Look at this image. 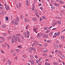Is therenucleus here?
<instances>
[{"label": "nucleus", "mask_w": 65, "mask_h": 65, "mask_svg": "<svg viewBox=\"0 0 65 65\" xmlns=\"http://www.w3.org/2000/svg\"><path fill=\"white\" fill-rule=\"evenodd\" d=\"M33 50V47L30 48L28 50V51L29 53H31V51Z\"/></svg>", "instance_id": "nucleus-6"}, {"label": "nucleus", "mask_w": 65, "mask_h": 65, "mask_svg": "<svg viewBox=\"0 0 65 65\" xmlns=\"http://www.w3.org/2000/svg\"><path fill=\"white\" fill-rule=\"evenodd\" d=\"M8 33H10V31H9V29H8Z\"/></svg>", "instance_id": "nucleus-63"}, {"label": "nucleus", "mask_w": 65, "mask_h": 65, "mask_svg": "<svg viewBox=\"0 0 65 65\" xmlns=\"http://www.w3.org/2000/svg\"><path fill=\"white\" fill-rule=\"evenodd\" d=\"M2 47H5V45H2Z\"/></svg>", "instance_id": "nucleus-36"}, {"label": "nucleus", "mask_w": 65, "mask_h": 65, "mask_svg": "<svg viewBox=\"0 0 65 65\" xmlns=\"http://www.w3.org/2000/svg\"><path fill=\"white\" fill-rule=\"evenodd\" d=\"M43 34H40L39 36V37H41V36H42V35H43Z\"/></svg>", "instance_id": "nucleus-22"}, {"label": "nucleus", "mask_w": 65, "mask_h": 65, "mask_svg": "<svg viewBox=\"0 0 65 65\" xmlns=\"http://www.w3.org/2000/svg\"><path fill=\"white\" fill-rule=\"evenodd\" d=\"M4 8L3 7H0V9H3Z\"/></svg>", "instance_id": "nucleus-30"}, {"label": "nucleus", "mask_w": 65, "mask_h": 65, "mask_svg": "<svg viewBox=\"0 0 65 65\" xmlns=\"http://www.w3.org/2000/svg\"><path fill=\"white\" fill-rule=\"evenodd\" d=\"M35 58H36L37 59V55H36L35 56Z\"/></svg>", "instance_id": "nucleus-57"}, {"label": "nucleus", "mask_w": 65, "mask_h": 65, "mask_svg": "<svg viewBox=\"0 0 65 65\" xmlns=\"http://www.w3.org/2000/svg\"><path fill=\"white\" fill-rule=\"evenodd\" d=\"M59 3H62V1H59Z\"/></svg>", "instance_id": "nucleus-53"}, {"label": "nucleus", "mask_w": 65, "mask_h": 65, "mask_svg": "<svg viewBox=\"0 0 65 65\" xmlns=\"http://www.w3.org/2000/svg\"><path fill=\"white\" fill-rule=\"evenodd\" d=\"M1 50V51L2 53V54H4V52H3V50Z\"/></svg>", "instance_id": "nucleus-42"}, {"label": "nucleus", "mask_w": 65, "mask_h": 65, "mask_svg": "<svg viewBox=\"0 0 65 65\" xmlns=\"http://www.w3.org/2000/svg\"><path fill=\"white\" fill-rule=\"evenodd\" d=\"M35 8V7H33L32 9V10H34V8Z\"/></svg>", "instance_id": "nucleus-43"}, {"label": "nucleus", "mask_w": 65, "mask_h": 65, "mask_svg": "<svg viewBox=\"0 0 65 65\" xmlns=\"http://www.w3.org/2000/svg\"><path fill=\"white\" fill-rule=\"evenodd\" d=\"M4 11H2L1 13L2 14H3L4 13Z\"/></svg>", "instance_id": "nucleus-31"}, {"label": "nucleus", "mask_w": 65, "mask_h": 65, "mask_svg": "<svg viewBox=\"0 0 65 65\" xmlns=\"http://www.w3.org/2000/svg\"><path fill=\"white\" fill-rule=\"evenodd\" d=\"M13 50H11V53H13Z\"/></svg>", "instance_id": "nucleus-64"}, {"label": "nucleus", "mask_w": 65, "mask_h": 65, "mask_svg": "<svg viewBox=\"0 0 65 65\" xmlns=\"http://www.w3.org/2000/svg\"><path fill=\"white\" fill-rule=\"evenodd\" d=\"M60 32L58 31L57 32V36H59V35H60Z\"/></svg>", "instance_id": "nucleus-25"}, {"label": "nucleus", "mask_w": 65, "mask_h": 65, "mask_svg": "<svg viewBox=\"0 0 65 65\" xmlns=\"http://www.w3.org/2000/svg\"><path fill=\"white\" fill-rule=\"evenodd\" d=\"M47 27H44V30H46L47 29V28H47Z\"/></svg>", "instance_id": "nucleus-52"}, {"label": "nucleus", "mask_w": 65, "mask_h": 65, "mask_svg": "<svg viewBox=\"0 0 65 65\" xmlns=\"http://www.w3.org/2000/svg\"><path fill=\"white\" fill-rule=\"evenodd\" d=\"M7 8L8 9H9V6H7Z\"/></svg>", "instance_id": "nucleus-35"}, {"label": "nucleus", "mask_w": 65, "mask_h": 65, "mask_svg": "<svg viewBox=\"0 0 65 65\" xmlns=\"http://www.w3.org/2000/svg\"><path fill=\"white\" fill-rule=\"evenodd\" d=\"M2 27L3 28H4L6 27V26L5 25L3 24L2 25Z\"/></svg>", "instance_id": "nucleus-14"}, {"label": "nucleus", "mask_w": 65, "mask_h": 65, "mask_svg": "<svg viewBox=\"0 0 65 65\" xmlns=\"http://www.w3.org/2000/svg\"><path fill=\"white\" fill-rule=\"evenodd\" d=\"M54 46L55 47V48H58V44H57L56 43H55L54 44Z\"/></svg>", "instance_id": "nucleus-5"}, {"label": "nucleus", "mask_w": 65, "mask_h": 65, "mask_svg": "<svg viewBox=\"0 0 65 65\" xmlns=\"http://www.w3.org/2000/svg\"><path fill=\"white\" fill-rule=\"evenodd\" d=\"M41 5H42V4H41V3L39 4L38 6H41Z\"/></svg>", "instance_id": "nucleus-54"}, {"label": "nucleus", "mask_w": 65, "mask_h": 65, "mask_svg": "<svg viewBox=\"0 0 65 65\" xmlns=\"http://www.w3.org/2000/svg\"><path fill=\"white\" fill-rule=\"evenodd\" d=\"M36 61L37 62L36 63H39V61H38V60H36Z\"/></svg>", "instance_id": "nucleus-58"}, {"label": "nucleus", "mask_w": 65, "mask_h": 65, "mask_svg": "<svg viewBox=\"0 0 65 65\" xmlns=\"http://www.w3.org/2000/svg\"><path fill=\"white\" fill-rule=\"evenodd\" d=\"M40 9H41V10H43V9H42V7H40Z\"/></svg>", "instance_id": "nucleus-56"}, {"label": "nucleus", "mask_w": 65, "mask_h": 65, "mask_svg": "<svg viewBox=\"0 0 65 65\" xmlns=\"http://www.w3.org/2000/svg\"><path fill=\"white\" fill-rule=\"evenodd\" d=\"M42 59V57H41L39 59V61H40L41 60V59Z\"/></svg>", "instance_id": "nucleus-45"}, {"label": "nucleus", "mask_w": 65, "mask_h": 65, "mask_svg": "<svg viewBox=\"0 0 65 65\" xmlns=\"http://www.w3.org/2000/svg\"><path fill=\"white\" fill-rule=\"evenodd\" d=\"M24 34V37H27V35H26V32H23Z\"/></svg>", "instance_id": "nucleus-9"}, {"label": "nucleus", "mask_w": 65, "mask_h": 65, "mask_svg": "<svg viewBox=\"0 0 65 65\" xmlns=\"http://www.w3.org/2000/svg\"><path fill=\"white\" fill-rule=\"evenodd\" d=\"M61 39H62H62H64V37L63 36H61Z\"/></svg>", "instance_id": "nucleus-55"}, {"label": "nucleus", "mask_w": 65, "mask_h": 65, "mask_svg": "<svg viewBox=\"0 0 65 65\" xmlns=\"http://www.w3.org/2000/svg\"><path fill=\"white\" fill-rule=\"evenodd\" d=\"M26 33L27 35H28L27 37V38H29V31H26Z\"/></svg>", "instance_id": "nucleus-8"}, {"label": "nucleus", "mask_w": 65, "mask_h": 65, "mask_svg": "<svg viewBox=\"0 0 65 65\" xmlns=\"http://www.w3.org/2000/svg\"><path fill=\"white\" fill-rule=\"evenodd\" d=\"M25 22H29V20H28V19L27 18H25Z\"/></svg>", "instance_id": "nucleus-11"}, {"label": "nucleus", "mask_w": 65, "mask_h": 65, "mask_svg": "<svg viewBox=\"0 0 65 65\" xmlns=\"http://www.w3.org/2000/svg\"><path fill=\"white\" fill-rule=\"evenodd\" d=\"M51 8H52V9H55V7H54L52 6L51 7Z\"/></svg>", "instance_id": "nucleus-32"}, {"label": "nucleus", "mask_w": 65, "mask_h": 65, "mask_svg": "<svg viewBox=\"0 0 65 65\" xmlns=\"http://www.w3.org/2000/svg\"><path fill=\"white\" fill-rule=\"evenodd\" d=\"M3 35H4V36H6V35H7L6 34V33H4L3 34Z\"/></svg>", "instance_id": "nucleus-33"}, {"label": "nucleus", "mask_w": 65, "mask_h": 65, "mask_svg": "<svg viewBox=\"0 0 65 65\" xmlns=\"http://www.w3.org/2000/svg\"><path fill=\"white\" fill-rule=\"evenodd\" d=\"M59 56L60 58H62V59H65V57L63 56L62 54H60L59 55Z\"/></svg>", "instance_id": "nucleus-2"}, {"label": "nucleus", "mask_w": 65, "mask_h": 65, "mask_svg": "<svg viewBox=\"0 0 65 65\" xmlns=\"http://www.w3.org/2000/svg\"><path fill=\"white\" fill-rule=\"evenodd\" d=\"M29 2L28 1V0H26V5H27V6H28V5H29V3H28Z\"/></svg>", "instance_id": "nucleus-12"}, {"label": "nucleus", "mask_w": 65, "mask_h": 65, "mask_svg": "<svg viewBox=\"0 0 65 65\" xmlns=\"http://www.w3.org/2000/svg\"><path fill=\"white\" fill-rule=\"evenodd\" d=\"M16 36H20L21 35V34H16Z\"/></svg>", "instance_id": "nucleus-48"}, {"label": "nucleus", "mask_w": 65, "mask_h": 65, "mask_svg": "<svg viewBox=\"0 0 65 65\" xmlns=\"http://www.w3.org/2000/svg\"><path fill=\"white\" fill-rule=\"evenodd\" d=\"M56 28H54L52 29V30H56Z\"/></svg>", "instance_id": "nucleus-60"}, {"label": "nucleus", "mask_w": 65, "mask_h": 65, "mask_svg": "<svg viewBox=\"0 0 65 65\" xmlns=\"http://www.w3.org/2000/svg\"><path fill=\"white\" fill-rule=\"evenodd\" d=\"M45 65H51V64H50L48 63L47 62L45 63Z\"/></svg>", "instance_id": "nucleus-17"}, {"label": "nucleus", "mask_w": 65, "mask_h": 65, "mask_svg": "<svg viewBox=\"0 0 65 65\" xmlns=\"http://www.w3.org/2000/svg\"><path fill=\"white\" fill-rule=\"evenodd\" d=\"M1 38H2V39H4V37H0Z\"/></svg>", "instance_id": "nucleus-61"}, {"label": "nucleus", "mask_w": 65, "mask_h": 65, "mask_svg": "<svg viewBox=\"0 0 65 65\" xmlns=\"http://www.w3.org/2000/svg\"><path fill=\"white\" fill-rule=\"evenodd\" d=\"M29 62L31 63L32 64H35L34 62V61L32 60H29Z\"/></svg>", "instance_id": "nucleus-4"}, {"label": "nucleus", "mask_w": 65, "mask_h": 65, "mask_svg": "<svg viewBox=\"0 0 65 65\" xmlns=\"http://www.w3.org/2000/svg\"><path fill=\"white\" fill-rule=\"evenodd\" d=\"M11 36L8 37V38H7V39H8V40H9V39L10 38H11Z\"/></svg>", "instance_id": "nucleus-27"}, {"label": "nucleus", "mask_w": 65, "mask_h": 65, "mask_svg": "<svg viewBox=\"0 0 65 65\" xmlns=\"http://www.w3.org/2000/svg\"><path fill=\"white\" fill-rule=\"evenodd\" d=\"M18 47H19V48H22V46H21V45H20V46H18Z\"/></svg>", "instance_id": "nucleus-37"}, {"label": "nucleus", "mask_w": 65, "mask_h": 65, "mask_svg": "<svg viewBox=\"0 0 65 65\" xmlns=\"http://www.w3.org/2000/svg\"><path fill=\"white\" fill-rule=\"evenodd\" d=\"M59 15L60 16H62V14L61 13H59Z\"/></svg>", "instance_id": "nucleus-62"}, {"label": "nucleus", "mask_w": 65, "mask_h": 65, "mask_svg": "<svg viewBox=\"0 0 65 65\" xmlns=\"http://www.w3.org/2000/svg\"><path fill=\"white\" fill-rule=\"evenodd\" d=\"M19 49H15V51H16L17 53H19Z\"/></svg>", "instance_id": "nucleus-15"}, {"label": "nucleus", "mask_w": 65, "mask_h": 65, "mask_svg": "<svg viewBox=\"0 0 65 65\" xmlns=\"http://www.w3.org/2000/svg\"><path fill=\"white\" fill-rule=\"evenodd\" d=\"M19 7L20 8L21 7V3H19Z\"/></svg>", "instance_id": "nucleus-29"}, {"label": "nucleus", "mask_w": 65, "mask_h": 65, "mask_svg": "<svg viewBox=\"0 0 65 65\" xmlns=\"http://www.w3.org/2000/svg\"><path fill=\"white\" fill-rule=\"evenodd\" d=\"M15 21L16 22H17V21H19V17H18L17 18V19L15 20Z\"/></svg>", "instance_id": "nucleus-16"}, {"label": "nucleus", "mask_w": 65, "mask_h": 65, "mask_svg": "<svg viewBox=\"0 0 65 65\" xmlns=\"http://www.w3.org/2000/svg\"><path fill=\"white\" fill-rule=\"evenodd\" d=\"M35 44L37 45H38V43H37V42L35 43Z\"/></svg>", "instance_id": "nucleus-50"}, {"label": "nucleus", "mask_w": 65, "mask_h": 65, "mask_svg": "<svg viewBox=\"0 0 65 65\" xmlns=\"http://www.w3.org/2000/svg\"><path fill=\"white\" fill-rule=\"evenodd\" d=\"M50 30H47L45 32V33H48V32H50Z\"/></svg>", "instance_id": "nucleus-34"}, {"label": "nucleus", "mask_w": 65, "mask_h": 65, "mask_svg": "<svg viewBox=\"0 0 65 65\" xmlns=\"http://www.w3.org/2000/svg\"><path fill=\"white\" fill-rule=\"evenodd\" d=\"M8 17H6V21H8Z\"/></svg>", "instance_id": "nucleus-23"}, {"label": "nucleus", "mask_w": 65, "mask_h": 65, "mask_svg": "<svg viewBox=\"0 0 65 65\" xmlns=\"http://www.w3.org/2000/svg\"><path fill=\"white\" fill-rule=\"evenodd\" d=\"M28 25H27L26 27V29H28Z\"/></svg>", "instance_id": "nucleus-46"}, {"label": "nucleus", "mask_w": 65, "mask_h": 65, "mask_svg": "<svg viewBox=\"0 0 65 65\" xmlns=\"http://www.w3.org/2000/svg\"><path fill=\"white\" fill-rule=\"evenodd\" d=\"M7 46H8V47H9L8 48H9V45L7 44Z\"/></svg>", "instance_id": "nucleus-59"}, {"label": "nucleus", "mask_w": 65, "mask_h": 65, "mask_svg": "<svg viewBox=\"0 0 65 65\" xmlns=\"http://www.w3.org/2000/svg\"><path fill=\"white\" fill-rule=\"evenodd\" d=\"M56 36H57V34L55 32L54 34V36H53V37H56Z\"/></svg>", "instance_id": "nucleus-10"}, {"label": "nucleus", "mask_w": 65, "mask_h": 65, "mask_svg": "<svg viewBox=\"0 0 65 65\" xmlns=\"http://www.w3.org/2000/svg\"><path fill=\"white\" fill-rule=\"evenodd\" d=\"M43 38H48V36L46 34H44L43 36Z\"/></svg>", "instance_id": "nucleus-3"}, {"label": "nucleus", "mask_w": 65, "mask_h": 65, "mask_svg": "<svg viewBox=\"0 0 65 65\" xmlns=\"http://www.w3.org/2000/svg\"><path fill=\"white\" fill-rule=\"evenodd\" d=\"M47 42L48 43H49L50 42H51V40H48L47 41Z\"/></svg>", "instance_id": "nucleus-39"}, {"label": "nucleus", "mask_w": 65, "mask_h": 65, "mask_svg": "<svg viewBox=\"0 0 65 65\" xmlns=\"http://www.w3.org/2000/svg\"><path fill=\"white\" fill-rule=\"evenodd\" d=\"M53 64L55 65H59V64L57 62H55L53 63Z\"/></svg>", "instance_id": "nucleus-13"}, {"label": "nucleus", "mask_w": 65, "mask_h": 65, "mask_svg": "<svg viewBox=\"0 0 65 65\" xmlns=\"http://www.w3.org/2000/svg\"><path fill=\"white\" fill-rule=\"evenodd\" d=\"M17 40L18 41V42H20L21 41H20V38H19V37H17L15 38L14 40V41H15V42H17Z\"/></svg>", "instance_id": "nucleus-1"}, {"label": "nucleus", "mask_w": 65, "mask_h": 65, "mask_svg": "<svg viewBox=\"0 0 65 65\" xmlns=\"http://www.w3.org/2000/svg\"><path fill=\"white\" fill-rule=\"evenodd\" d=\"M59 53H60V54H61V53H62V52H61L60 51H59Z\"/></svg>", "instance_id": "nucleus-51"}, {"label": "nucleus", "mask_w": 65, "mask_h": 65, "mask_svg": "<svg viewBox=\"0 0 65 65\" xmlns=\"http://www.w3.org/2000/svg\"><path fill=\"white\" fill-rule=\"evenodd\" d=\"M30 58H31V59H33V56L32 55H31L30 56Z\"/></svg>", "instance_id": "nucleus-49"}, {"label": "nucleus", "mask_w": 65, "mask_h": 65, "mask_svg": "<svg viewBox=\"0 0 65 65\" xmlns=\"http://www.w3.org/2000/svg\"><path fill=\"white\" fill-rule=\"evenodd\" d=\"M15 36L14 35L13 36H12V37L13 38H15Z\"/></svg>", "instance_id": "nucleus-28"}, {"label": "nucleus", "mask_w": 65, "mask_h": 65, "mask_svg": "<svg viewBox=\"0 0 65 65\" xmlns=\"http://www.w3.org/2000/svg\"><path fill=\"white\" fill-rule=\"evenodd\" d=\"M57 22L60 25L61 24V22L60 21H57Z\"/></svg>", "instance_id": "nucleus-19"}, {"label": "nucleus", "mask_w": 65, "mask_h": 65, "mask_svg": "<svg viewBox=\"0 0 65 65\" xmlns=\"http://www.w3.org/2000/svg\"><path fill=\"white\" fill-rule=\"evenodd\" d=\"M21 36V38L22 39H24V37L22 36Z\"/></svg>", "instance_id": "nucleus-41"}, {"label": "nucleus", "mask_w": 65, "mask_h": 65, "mask_svg": "<svg viewBox=\"0 0 65 65\" xmlns=\"http://www.w3.org/2000/svg\"><path fill=\"white\" fill-rule=\"evenodd\" d=\"M54 5L55 6H56V7H57L58 6V4L57 3H54Z\"/></svg>", "instance_id": "nucleus-18"}, {"label": "nucleus", "mask_w": 65, "mask_h": 65, "mask_svg": "<svg viewBox=\"0 0 65 65\" xmlns=\"http://www.w3.org/2000/svg\"><path fill=\"white\" fill-rule=\"evenodd\" d=\"M33 50L34 51H36V49L34 47H33Z\"/></svg>", "instance_id": "nucleus-38"}, {"label": "nucleus", "mask_w": 65, "mask_h": 65, "mask_svg": "<svg viewBox=\"0 0 65 65\" xmlns=\"http://www.w3.org/2000/svg\"><path fill=\"white\" fill-rule=\"evenodd\" d=\"M43 56H44L45 57H47V54H43Z\"/></svg>", "instance_id": "nucleus-24"}, {"label": "nucleus", "mask_w": 65, "mask_h": 65, "mask_svg": "<svg viewBox=\"0 0 65 65\" xmlns=\"http://www.w3.org/2000/svg\"><path fill=\"white\" fill-rule=\"evenodd\" d=\"M36 30H37V28H35L34 29V31H35V32H36Z\"/></svg>", "instance_id": "nucleus-44"}, {"label": "nucleus", "mask_w": 65, "mask_h": 65, "mask_svg": "<svg viewBox=\"0 0 65 65\" xmlns=\"http://www.w3.org/2000/svg\"><path fill=\"white\" fill-rule=\"evenodd\" d=\"M11 42L12 43H14V40H13V39L12 38Z\"/></svg>", "instance_id": "nucleus-20"}, {"label": "nucleus", "mask_w": 65, "mask_h": 65, "mask_svg": "<svg viewBox=\"0 0 65 65\" xmlns=\"http://www.w3.org/2000/svg\"><path fill=\"white\" fill-rule=\"evenodd\" d=\"M22 57L23 58H26V56H25L24 55H23Z\"/></svg>", "instance_id": "nucleus-47"}, {"label": "nucleus", "mask_w": 65, "mask_h": 65, "mask_svg": "<svg viewBox=\"0 0 65 65\" xmlns=\"http://www.w3.org/2000/svg\"><path fill=\"white\" fill-rule=\"evenodd\" d=\"M6 63H7V64L8 63V64H10L11 63V61H9V60H8L7 62H6Z\"/></svg>", "instance_id": "nucleus-7"}, {"label": "nucleus", "mask_w": 65, "mask_h": 65, "mask_svg": "<svg viewBox=\"0 0 65 65\" xmlns=\"http://www.w3.org/2000/svg\"><path fill=\"white\" fill-rule=\"evenodd\" d=\"M53 32H51V33H50L49 34V35H50V36H52L53 35Z\"/></svg>", "instance_id": "nucleus-21"}, {"label": "nucleus", "mask_w": 65, "mask_h": 65, "mask_svg": "<svg viewBox=\"0 0 65 65\" xmlns=\"http://www.w3.org/2000/svg\"><path fill=\"white\" fill-rule=\"evenodd\" d=\"M36 15L38 17V18H39V15H38V14L37 13H36Z\"/></svg>", "instance_id": "nucleus-26"}, {"label": "nucleus", "mask_w": 65, "mask_h": 65, "mask_svg": "<svg viewBox=\"0 0 65 65\" xmlns=\"http://www.w3.org/2000/svg\"><path fill=\"white\" fill-rule=\"evenodd\" d=\"M21 18L22 19H23V18H24V16H23V15H22L21 16Z\"/></svg>", "instance_id": "nucleus-40"}]
</instances>
